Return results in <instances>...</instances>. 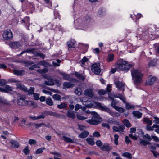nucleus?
<instances>
[{"label":"nucleus","mask_w":159,"mask_h":159,"mask_svg":"<svg viewBox=\"0 0 159 159\" xmlns=\"http://www.w3.org/2000/svg\"><path fill=\"white\" fill-rule=\"evenodd\" d=\"M75 76L79 79L84 81V80L85 77L82 74H80L78 72H75Z\"/></svg>","instance_id":"obj_24"},{"label":"nucleus","mask_w":159,"mask_h":159,"mask_svg":"<svg viewBox=\"0 0 159 159\" xmlns=\"http://www.w3.org/2000/svg\"><path fill=\"white\" fill-rule=\"evenodd\" d=\"M143 138L144 139L148 140V141H151L152 140V138L148 134H147L145 135H143Z\"/></svg>","instance_id":"obj_46"},{"label":"nucleus","mask_w":159,"mask_h":159,"mask_svg":"<svg viewBox=\"0 0 159 159\" xmlns=\"http://www.w3.org/2000/svg\"><path fill=\"white\" fill-rule=\"evenodd\" d=\"M143 122L146 123L148 125H151L152 123V122L148 118H144L143 120Z\"/></svg>","instance_id":"obj_35"},{"label":"nucleus","mask_w":159,"mask_h":159,"mask_svg":"<svg viewBox=\"0 0 159 159\" xmlns=\"http://www.w3.org/2000/svg\"><path fill=\"white\" fill-rule=\"evenodd\" d=\"M63 138L64 141L67 143H72L74 142L72 139L70 138L63 136Z\"/></svg>","instance_id":"obj_31"},{"label":"nucleus","mask_w":159,"mask_h":159,"mask_svg":"<svg viewBox=\"0 0 159 159\" xmlns=\"http://www.w3.org/2000/svg\"><path fill=\"white\" fill-rule=\"evenodd\" d=\"M105 13L103 11V10L102 8L100 9L98 12V15L101 16L102 15H104Z\"/></svg>","instance_id":"obj_50"},{"label":"nucleus","mask_w":159,"mask_h":159,"mask_svg":"<svg viewBox=\"0 0 159 159\" xmlns=\"http://www.w3.org/2000/svg\"><path fill=\"white\" fill-rule=\"evenodd\" d=\"M4 90L5 91V92H4L6 93H7L9 92L12 91V88L8 85H6L4 88Z\"/></svg>","instance_id":"obj_29"},{"label":"nucleus","mask_w":159,"mask_h":159,"mask_svg":"<svg viewBox=\"0 0 159 159\" xmlns=\"http://www.w3.org/2000/svg\"><path fill=\"white\" fill-rule=\"evenodd\" d=\"M21 46V44L18 42H11L10 44V47L11 48H18Z\"/></svg>","instance_id":"obj_14"},{"label":"nucleus","mask_w":159,"mask_h":159,"mask_svg":"<svg viewBox=\"0 0 159 159\" xmlns=\"http://www.w3.org/2000/svg\"><path fill=\"white\" fill-rule=\"evenodd\" d=\"M25 70H14L13 73L15 75H23L25 73Z\"/></svg>","instance_id":"obj_22"},{"label":"nucleus","mask_w":159,"mask_h":159,"mask_svg":"<svg viewBox=\"0 0 159 159\" xmlns=\"http://www.w3.org/2000/svg\"><path fill=\"white\" fill-rule=\"evenodd\" d=\"M89 133L87 131H84L80 135V137L81 138H84L86 137L89 135Z\"/></svg>","instance_id":"obj_26"},{"label":"nucleus","mask_w":159,"mask_h":159,"mask_svg":"<svg viewBox=\"0 0 159 159\" xmlns=\"http://www.w3.org/2000/svg\"><path fill=\"white\" fill-rule=\"evenodd\" d=\"M29 143L31 145L32 144H35L36 143V142L34 139H30L29 141Z\"/></svg>","instance_id":"obj_59"},{"label":"nucleus","mask_w":159,"mask_h":159,"mask_svg":"<svg viewBox=\"0 0 159 159\" xmlns=\"http://www.w3.org/2000/svg\"><path fill=\"white\" fill-rule=\"evenodd\" d=\"M100 65V63H95L91 65L92 71L96 75H98L101 71V70L99 67Z\"/></svg>","instance_id":"obj_6"},{"label":"nucleus","mask_w":159,"mask_h":159,"mask_svg":"<svg viewBox=\"0 0 159 159\" xmlns=\"http://www.w3.org/2000/svg\"><path fill=\"white\" fill-rule=\"evenodd\" d=\"M36 49L34 48H28L27 50L23 51L19 55L21 56L23 53H32L34 54L35 56L37 57H40L43 59H44L45 57V55L42 53L38 52L35 51Z\"/></svg>","instance_id":"obj_5"},{"label":"nucleus","mask_w":159,"mask_h":159,"mask_svg":"<svg viewBox=\"0 0 159 159\" xmlns=\"http://www.w3.org/2000/svg\"><path fill=\"white\" fill-rule=\"evenodd\" d=\"M25 99L26 98L23 97V96L18 98L17 101L18 104L20 106H26L27 101L25 100Z\"/></svg>","instance_id":"obj_9"},{"label":"nucleus","mask_w":159,"mask_h":159,"mask_svg":"<svg viewBox=\"0 0 159 159\" xmlns=\"http://www.w3.org/2000/svg\"><path fill=\"white\" fill-rule=\"evenodd\" d=\"M10 142L11 144V147L17 148L19 146V143L17 141L11 140Z\"/></svg>","instance_id":"obj_18"},{"label":"nucleus","mask_w":159,"mask_h":159,"mask_svg":"<svg viewBox=\"0 0 159 159\" xmlns=\"http://www.w3.org/2000/svg\"><path fill=\"white\" fill-rule=\"evenodd\" d=\"M26 105L29 107H32L34 108L36 107L37 106V104L36 103L32 101H27Z\"/></svg>","instance_id":"obj_17"},{"label":"nucleus","mask_w":159,"mask_h":159,"mask_svg":"<svg viewBox=\"0 0 159 159\" xmlns=\"http://www.w3.org/2000/svg\"><path fill=\"white\" fill-rule=\"evenodd\" d=\"M123 122L124 124L127 127L129 128L131 127V124L129 121L127 119H125L123 121Z\"/></svg>","instance_id":"obj_33"},{"label":"nucleus","mask_w":159,"mask_h":159,"mask_svg":"<svg viewBox=\"0 0 159 159\" xmlns=\"http://www.w3.org/2000/svg\"><path fill=\"white\" fill-rule=\"evenodd\" d=\"M45 114L44 113V112H43L40 115L37 116V119H44L45 118Z\"/></svg>","instance_id":"obj_55"},{"label":"nucleus","mask_w":159,"mask_h":159,"mask_svg":"<svg viewBox=\"0 0 159 159\" xmlns=\"http://www.w3.org/2000/svg\"><path fill=\"white\" fill-rule=\"evenodd\" d=\"M85 128V127L84 125H78V129L81 131L83 130Z\"/></svg>","instance_id":"obj_61"},{"label":"nucleus","mask_w":159,"mask_h":159,"mask_svg":"<svg viewBox=\"0 0 159 159\" xmlns=\"http://www.w3.org/2000/svg\"><path fill=\"white\" fill-rule=\"evenodd\" d=\"M77 117L78 120H83L87 119L86 117L79 114L77 115Z\"/></svg>","instance_id":"obj_51"},{"label":"nucleus","mask_w":159,"mask_h":159,"mask_svg":"<svg viewBox=\"0 0 159 159\" xmlns=\"http://www.w3.org/2000/svg\"><path fill=\"white\" fill-rule=\"evenodd\" d=\"M115 84L116 86L118 89L120 90H122L123 91L124 90V84L123 83L120 82L118 80H115L114 81Z\"/></svg>","instance_id":"obj_12"},{"label":"nucleus","mask_w":159,"mask_h":159,"mask_svg":"<svg viewBox=\"0 0 159 159\" xmlns=\"http://www.w3.org/2000/svg\"><path fill=\"white\" fill-rule=\"evenodd\" d=\"M45 149V148L41 147V148H39L37 150L36 153L37 154L41 153H42L43 150Z\"/></svg>","instance_id":"obj_49"},{"label":"nucleus","mask_w":159,"mask_h":159,"mask_svg":"<svg viewBox=\"0 0 159 159\" xmlns=\"http://www.w3.org/2000/svg\"><path fill=\"white\" fill-rule=\"evenodd\" d=\"M132 76L134 79V82L136 85H139L142 82L143 74L141 71L137 69H133L131 70Z\"/></svg>","instance_id":"obj_1"},{"label":"nucleus","mask_w":159,"mask_h":159,"mask_svg":"<svg viewBox=\"0 0 159 159\" xmlns=\"http://www.w3.org/2000/svg\"><path fill=\"white\" fill-rule=\"evenodd\" d=\"M93 136L95 137H98L100 136V134L99 132L95 131L93 133Z\"/></svg>","instance_id":"obj_60"},{"label":"nucleus","mask_w":159,"mask_h":159,"mask_svg":"<svg viewBox=\"0 0 159 159\" xmlns=\"http://www.w3.org/2000/svg\"><path fill=\"white\" fill-rule=\"evenodd\" d=\"M93 116L91 119L90 120H86V121L87 123L91 125H98L102 121V119L96 112H93Z\"/></svg>","instance_id":"obj_3"},{"label":"nucleus","mask_w":159,"mask_h":159,"mask_svg":"<svg viewBox=\"0 0 159 159\" xmlns=\"http://www.w3.org/2000/svg\"><path fill=\"white\" fill-rule=\"evenodd\" d=\"M114 59V55L112 54H109L108 56L107 61L108 62L112 61Z\"/></svg>","instance_id":"obj_34"},{"label":"nucleus","mask_w":159,"mask_h":159,"mask_svg":"<svg viewBox=\"0 0 159 159\" xmlns=\"http://www.w3.org/2000/svg\"><path fill=\"white\" fill-rule=\"evenodd\" d=\"M46 104L50 106H52L53 105V102L51 98L50 97L48 98L46 100Z\"/></svg>","instance_id":"obj_32"},{"label":"nucleus","mask_w":159,"mask_h":159,"mask_svg":"<svg viewBox=\"0 0 159 159\" xmlns=\"http://www.w3.org/2000/svg\"><path fill=\"white\" fill-rule=\"evenodd\" d=\"M115 109L121 113H123L124 112V109L123 108L119 106H117Z\"/></svg>","instance_id":"obj_54"},{"label":"nucleus","mask_w":159,"mask_h":159,"mask_svg":"<svg viewBox=\"0 0 159 159\" xmlns=\"http://www.w3.org/2000/svg\"><path fill=\"white\" fill-rule=\"evenodd\" d=\"M52 116L58 118H63V116L56 112H53Z\"/></svg>","instance_id":"obj_38"},{"label":"nucleus","mask_w":159,"mask_h":159,"mask_svg":"<svg viewBox=\"0 0 159 159\" xmlns=\"http://www.w3.org/2000/svg\"><path fill=\"white\" fill-rule=\"evenodd\" d=\"M89 61V59L85 56H84L80 61V63L82 66L84 65L85 63Z\"/></svg>","instance_id":"obj_27"},{"label":"nucleus","mask_w":159,"mask_h":159,"mask_svg":"<svg viewBox=\"0 0 159 159\" xmlns=\"http://www.w3.org/2000/svg\"><path fill=\"white\" fill-rule=\"evenodd\" d=\"M34 87H30V89L28 90L27 89V91H25L26 92H28L29 95L33 94L34 93Z\"/></svg>","instance_id":"obj_36"},{"label":"nucleus","mask_w":159,"mask_h":159,"mask_svg":"<svg viewBox=\"0 0 159 159\" xmlns=\"http://www.w3.org/2000/svg\"><path fill=\"white\" fill-rule=\"evenodd\" d=\"M16 84L18 89L23 90L25 92L27 91V88L22 83H16Z\"/></svg>","instance_id":"obj_16"},{"label":"nucleus","mask_w":159,"mask_h":159,"mask_svg":"<svg viewBox=\"0 0 159 159\" xmlns=\"http://www.w3.org/2000/svg\"><path fill=\"white\" fill-rule=\"evenodd\" d=\"M67 44L69 49L74 48L76 46V42L74 39H71L67 42Z\"/></svg>","instance_id":"obj_11"},{"label":"nucleus","mask_w":159,"mask_h":159,"mask_svg":"<svg viewBox=\"0 0 159 159\" xmlns=\"http://www.w3.org/2000/svg\"><path fill=\"white\" fill-rule=\"evenodd\" d=\"M3 38L6 40H9L13 37L12 32L9 29L5 30L3 34Z\"/></svg>","instance_id":"obj_7"},{"label":"nucleus","mask_w":159,"mask_h":159,"mask_svg":"<svg viewBox=\"0 0 159 159\" xmlns=\"http://www.w3.org/2000/svg\"><path fill=\"white\" fill-rule=\"evenodd\" d=\"M85 95L90 97H92L94 95V93L92 90L90 89H86L84 92Z\"/></svg>","instance_id":"obj_13"},{"label":"nucleus","mask_w":159,"mask_h":159,"mask_svg":"<svg viewBox=\"0 0 159 159\" xmlns=\"http://www.w3.org/2000/svg\"><path fill=\"white\" fill-rule=\"evenodd\" d=\"M134 116L138 118H140L141 117L142 113L139 111H133L132 112Z\"/></svg>","instance_id":"obj_30"},{"label":"nucleus","mask_w":159,"mask_h":159,"mask_svg":"<svg viewBox=\"0 0 159 159\" xmlns=\"http://www.w3.org/2000/svg\"><path fill=\"white\" fill-rule=\"evenodd\" d=\"M34 125L35 126V128L36 129H38L39 128L41 127L43 125H44V126L46 127H48V126L46 125L45 124L43 123L39 124L34 123Z\"/></svg>","instance_id":"obj_43"},{"label":"nucleus","mask_w":159,"mask_h":159,"mask_svg":"<svg viewBox=\"0 0 159 159\" xmlns=\"http://www.w3.org/2000/svg\"><path fill=\"white\" fill-rule=\"evenodd\" d=\"M64 87L66 88H69L73 87L74 86V84L70 82H65L63 84Z\"/></svg>","instance_id":"obj_25"},{"label":"nucleus","mask_w":159,"mask_h":159,"mask_svg":"<svg viewBox=\"0 0 159 159\" xmlns=\"http://www.w3.org/2000/svg\"><path fill=\"white\" fill-rule=\"evenodd\" d=\"M60 74L63 76V78L66 80H69L71 81H73L75 80V79L74 78L70 79L69 75L68 74L62 72L60 73Z\"/></svg>","instance_id":"obj_19"},{"label":"nucleus","mask_w":159,"mask_h":159,"mask_svg":"<svg viewBox=\"0 0 159 159\" xmlns=\"http://www.w3.org/2000/svg\"><path fill=\"white\" fill-rule=\"evenodd\" d=\"M61 62V61L59 59H57L56 61H52V64L54 66H59L60 65L59 64H60Z\"/></svg>","instance_id":"obj_48"},{"label":"nucleus","mask_w":159,"mask_h":159,"mask_svg":"<svg viewBox=\"0 0 159 159\" xmlns=\"http://www.w3.org/2000/svg\"><path fill=\"white\" fill-rule=\"evenodd\" d=\"M125 127L124 125H121L118 127L114 126L112 129L114 132H118L120 134L124 132Z\"/></svg>","instance_id":"obj_8"},{"label":"nucleus","mask_w":159,"mask_h":159,"mask_svg":"<svg viewBox=\"0 0 159 159\" xmlns=\"http://www.w3.org/2000/svg\"><path fill=\"white\" fill-rule=\"evenodd\" d=\"M6 82L5 80L4 79H1L0 80V86H3L5 85Z\"/></svg>","instance_id":"obj_58"},{"label":"nucleus","mask_w":159,"mask_h":159,"mask_svg":"<svg viewBox=\"0 0 159 159\" xmlns=\"http://www.w3.org/2000/svg\"><path fill=\"white\" fill-rule=\"evenodd\" d=\"M156 128L157 129L155 130V131L156 132L159 133V125L156 124H153L152 126H150L148 125L146 127V129L148 131H153L154 130V128Z\"/></svg>","instance_id":"obj_10"},{"label":"nucleus","mask_w":159,"mask_h":159,"mask_svg":"<svg viewBox=\"0 0 159 159\" xmlns=\"http://www.w3.org/2000/svg\"><path fill=\"white\" fill-rule=\"evenodd\" d=\"M52 98L55 100L60 101L61 100V96L58 94L53 95Z\"/></svg>","instance_id":"obj_41"},{"label":"nucleus","mask_w":159,"mask_h":159,"mask_svg":"<svg viewBox=\"0 0 159 159\" xmlns=\"http://www.w3.org/2000/svg\"><path fill=\"white\" fill-rule=\"evenodd\" d=\"M67 106L66 104L65 103H62L58 105L57 107L60 109H63L66 108Z\"/></svg>","instance_id":"obj_45"},{"label":"nucleus","mask_w":159,"mask_h":159,"mask_svg":"<svg viewBox=\"0 0 159 159\" xmlns=\"http://www.w3.org/2000/svg\"><path fill=\"white\" fill-rule=\"evenodd\" d=\"M86 140L87 143L90 145H93L94 144V141L91 138H88L86 139Z\"/></svg>","instance_id":"obj_44"},{"label":"nucleus","mask_w":159,"mask_h":159,"mask_svg":"<svg viewBox=\"0 0 159 159\" xmlns=\"http://www.w3.org/2000/svg\"><path fill=\"white\" fill-rule=\"evenodd\" d=\"M66 116L69 118L74 119L75 117V112L73 111L68 110L67 111Z\"/></svg>","instance_id":"obj_15"},{"label":"nucleus","mask_w":159,"mask_h":159,"mask_svg":"<svg viewBox=\"0 0 159 159\" xmlns=\"http://www.w3.org/2000/svg\"><path fill=\"white\" fill-rule=\"evenodd\" d=\"M115 97L119 98L123 101V102L124 103H126V101L125 100V98L122 95L120 94H118Z\"/></svg>","instance_id":"obj_39"},{"label":"nucleus","mask_w":159,"mask_h":159,"mask_svg":"<svg viewBox=\"0 0 159 159\" xmlns=\"http://www.w3.org/2000/svg\"><path fill=\"white\" fill-rule=\"evenodd\" d=\"M96 105L100 109L102 110V111H107L109 110V109L102 106V104L99 102H95Z\"/></svg>","instance_id":"obj_20"},{"label":"nucleus","mask_w":159,"mask_h":159,"mask_svg":"<svg viewBox=\"0 0 159 159\" xmlns=\"http://www.w3.org/2000/svg\"><path fill=\"white\" fill-rule=\"evenodd\" d=\"M33 94L34 99V100H38L39 99V94L36 93H34Z\"/></svg>","instance_id":"obj_56"},{"label":"nucleus","mask_w":159,"mask_h":159,"mask_svg":"<svg viewBox=\"0 0 159 159\" xmlns=\"http://www.w3.org/2000/svg\"><path fill=\"white\" fill-rule=\"evenodd\" d=\"M44 84L49 86H52L54 84V80L52 79H51L48 80L44 81Z\"/></svg>","instance_id":"obj_23"},{"label":"nucleus","mask_w":159,"mask_h":159,"mask_svg":"<svg viewBox=\"0 0 159 159\" xmlns=\"http://www.w3.org/2000/svg\"><path fill=\"white\" fill-rule=\"evenodd\" d=\"M156 78L155 77H152L151 79L148 80L146 81L147 84L152 85L155 81Z\"/></svg>","instance_id":"obj_28"},{"label":"nucleus","mask_w":159,"mask_h":159,"mask_svg":"<svg viewBox=\"0 0 159 159\" xmlns=\"http://www.w3.org/2000/svg\"><path fill=\"white\" fill-rule=\"evenodd\" d=\"M122 156L126 157L128 159H131L132 158L131 154L128 152H125L122 154Z\"/></svg>","instance_id":"obj_37"},{"label":"nucleus","mask_w":159,"mask_h":159,"mask_svg":"<svg viewBox=\"0 0 159 159\" xmlns=\"http://www.w3.org/2000/svg\"><path fill=\"white\" fill-rule=\"evenodd\" d=\"M139 143L140 144L143 145L144 146H146L148 144H150V143L149 142L143 139H141V141L139 142Z\"/></svg>","instance_id":"obj_40"},{"label":"nucleus","mask_w":159,"mask_h":159,"mask_svg":"<svg viewBox=\"0 0 159 159\" xmlns=\"http://www.w3.org/2000/svg\"><path fill=\"white\" fill-rule=\"evenodd\" d=\"M117 66L122 71H127L132 67V65L122 59L118 62Z\"/></svg>","instance_id":"obj_4"},{"label":"nucleus","mask_w":159,"mask_h":159,"mask_svg":"<svg viewBox=\"0 0 159 159\" xmlns=\"http://www.w3.org/2000/svg\"><path fill=\"white\" fill-rule=\"evenodd\" d=\"M156 64V61L155 60L151 61L148 64V67H150L151 66H154Z\"/></svg>","instance_id":"obj_47"},{"label":"nucleus","mask_w":159,"mask_h":159,"mask_svg":"<svg viewBox=\"0 0 159 159\" xmlns=\"http://www.w3.org/2000/svg\"><path fill=\"white\" fill-rule=\"evenodd\" d=\"M81 107V105H80L79 104H77L75 105V110L76 111H77L79 109H80Z\"/></svg>","instance_id":"obj_63"},{"label":"nucleus","mask_w":159,"mask_h":159,"mask_svg":"<svg viewBox=\"0 0 159 159\" xmlns=\"http://www.w3.org/2000/svg\"><path fill=\"white\" fill-rule=\"evenodd\" d=\"M90 20V19L88 18L84 20L78 19L74 21L75 27L77 29L84 30L87 27L88 24Z\"/></svg>","instance_id":"obj_2"},{"label":"nucleus","mask_w":159,"mask_h":159,"mask_svg":"<svg viewBox=\"0 0 159 159\" xmlns=\"http://www.w3.org/2000/svg\"><path fill=\"white\" fill-rule=\"evenodd\" d=\"M153 118L155 119L153 120V122L155 124H158L159 123V118L157 117H154Z\"/></svg>","instance_id":"obj_64"},{"label":"nucleus","mask_w":159,"mask_h":159,"mask_svg":"<svg viewBox=\"0 0 159 159\" xmlns=\"http://www.w3.org/2000/svg\"><path fill=\"white\" fill-rule=\"evenodd\" d=\"M75 93L76 95L80 96L82 94L81 89L80 88H77L75 90Z\"/></svg>","instance_id":"obj_42"},{"label":"nucleus","mask_w":159,"mask_h":159,"mask_svg":"<svg viewBox=\"0 0 159 159\" xmlns=\"http://www.w3.org/2000/svg\"><path fill=\"white\" fill-rule=\"evenodd\" d=\"M98 93L100 95H103L106 93V91L105 90L101 89L99 90Z\"/></svg>","instance_id":"obj_53"},{"label":"nucleus","mask_w":159,"mask_h":159,"mask_svg":"<svg viewBox=\"0 0 159 159\" xmlns=\"http://www.w3.org/2000/svg\"><path fill=\"white\" fill-rule=\"evenodd\" d=\"M117 102L116 100H113L112 101L111 103V105L112 107L115 108L117 106L116 105Z\"/></svg>","instance_id":"obj_57"},{"label":"nucleus","mask_w":159,"mask_h":159,"mask_svg":"<svg viewBox=\"0 0 159 159\" xmlns=\"http://www.w3.org/2000/svg\"><path fill=\"white\" fill-rule=\"evenodd\" d=\"M115 139H114V143L115 144L117 145L118 144V139L119 136L117 134H115L114 135Z\"/></svg>","instance_id":"obj_52"},{"label":"nucleus","mask_w":159,"mask_h":159,"mask_svg":"<svg viewBox=\"0 0 159 159\" xmlns=\"http://www.w3.org/2000/svg\"><path fill=\"white\" fill-rule=\"evenodd\" d=\"M101 148L102 150L106 151H109L112 149L108 144H104Z\"/></svg>","instance_id":"obj_21"},{"label":"nucleus","mask_w":159,"mask_h":159,"mask_svg":"<svg viewBox=\"0 0 159 159\" xmlns=\"http://www.w3.org/2000/svg\"><path fill=\"white\" fill-rule=\"evenodd\" d=\"M37 68V66L36 64H34L29 67V69L31 70H33L34 68Z\"/></svg>","instance_id":"obj_62"}]
</instances>
